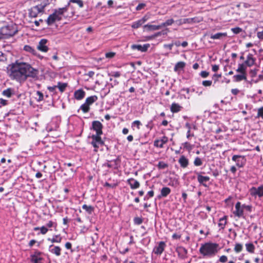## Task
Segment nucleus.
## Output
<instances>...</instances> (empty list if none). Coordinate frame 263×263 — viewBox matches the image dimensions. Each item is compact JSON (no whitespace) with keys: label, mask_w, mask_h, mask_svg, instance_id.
<instances>
[{"label":"nucleus","mask_w":263,"mask_h":263,"mask_svg":"<svg viewBox=\"0 0 263 263\" xmlns=\"http://www.w3.org/2000/svg\"><path fill=\"white\" fill-rule=\"evenodd\" d=\"M8 73L11 79L22 83L28 78H37L39 70L28 63L16 62L9 66Z\"/></svg>","instance_id":"obj_1"},{"label":"nucleus","mask_w":263,"mask_h":263,"mask_svg":"<svg viewBox=\"0 0 263 263\" xmlns=\"http://www.w3.org/2000/svg\"><path fill=\"white\" fill-rule=\"evenodd\" d=\"M217 244L207 243L202 245L199 251L203 256H211L214 255L217 253Z\"/></svg>","instance_id":"obj_2"},{"label":"nucleus","mask_w":263,"mask_h":263,"mask_svg":"<svg viewBox=\"0 0 263 263\" xmlns=\"http://www.w3.org/2000/svg\"><path fill=\"white\" fill-rule=\"evenodd\" d=\"M17 30L15 25H10L2 27L0 29V40L7 39L14 35Z\"/></svg>","instance_id":"obj_3"},{"label":"nucleus","mask_w":263,"mask_h":263,"mask_svg":"<svg viewBox=\"0 0 263 263\" xmlns=\"http://www.w3.org/2000/svg\"><path fill=\"white\" fill-rule=\"evenodd\" d=\"M49 4L48 0H42L40 4L32 7L29 11V15L31 17H35L38 14L43 11L45 7Z\"/></svg>","instance_id":"obj_4"},{"label":"nucleus","mask_w":263,"mask_h":263,"mask_svg":"<svg viewBox=\"0 0 263 263\" xmlns=\"http://www.w3.org/2000/svg\"><path fill=\"white\" fill-rule=\"evenodd\" d=\"M91 139L92 140L91 144L95 148V151L97 152L99 146L104 144V142L101 138V135H92L91 136Z\"/></svg>","instance_id":"obj_5"},{"label":"nucleus","mask_w":263,"mask_h":263,"mask_svg":"<svg viewBox=\"0 0 263 263\" xmlns=\"http://www.w3.org/2000/svg\"><path fill=\"white\" fill-rule=\"evenodd\" d=\"M103 125L98 121H94L92 122V129H93L96 132L97 135H101L103 134L102 132Z\"/></svg>","instance_id":"obj_6"},{"label":"nucleus","mask_w":263,"mask_h":263,"mask_svg":"<svg viewBox=\"0 0 263 263\" xmlns=\"http://www.w3.org/2000/svg\"><path fill=\"white\" fill-rule=\"evenodd\" d=\"M232 160L236 162V165L239 167H243L245 164V157L240 155H234Z\"/></svg>","instance_id":"obj_7"},{"label":"nucleus","mask_w":263,"mask_h":263,"mask_svg":"<svg viewBox=\"0 0 263 263\" xmlns=\"http://www.w3.org/2000/svg\"><path fill=\"white\" fill-rule=\"evenodd\" d=\"M166 247V244L164 241L159 242L158 246H156L153 249V252L157 255H161Z\"/></svg>","instance_id":"obj_8"},{"label":"nucleus","mask_w":263,"mask_h":263,"mask_svg":"<svg viewBox=\"0 0 263 263\" xmlns=\"http://www.w3.org/2000/svg\"><path fill=\"white\" fill-rule=\"evenodd\" d=\"M243 211L240 202H237L235 204V211L233 212V214L238 217H241L243 215Z\"/></svg>","instance_id":"obj_9"},{"label":"nucleus","mask_w":263,"mask_h":263,"mask_svg":"<svg viewBox=\"0 0 263 263\" xmlns=\"http://www.w3.org/2000/svg\"><path fill=\"white\" fill-rule=\"evenodd\" d=\"M250 191L251 194L253 196L258 195L259 197L263 196V186H259L258 188L253 187Z\"/></svg>","instance_id":"obj_10"},{"label":"nucleus","mask_w":263,"mask_h":263,"mask_svg":"<svg viewBox=\"0 0 263 263\" xmlns=\"http://www.w3.org/2000/svg\"><path fill=\"white\" fill-rule=\"evenodd\" d=\"M47 40L46 39H42L37 46V48L41 51L46 52L48 51V48L46 45Z\"/></svg>","instance_id":"obj_11"},{"label":"nucleus","mask_w":263,"mask_h":263,"mask_svg":"<svg viewBox=\"0 0 263 263\" xmlns=\"http://www.w3.org/2000/svg\"><path fill=\"white\" fill-rule=\"evenodd\" d=\"M149 47V44H145L143 46L141 45L134 44L132 45L131 48L133 50H138V51L142 52H145L147 51Z\"/></svg>","instance_id":"obj_12"},{"label":"nucleus","mask_w":263,"mask_h":263,"mask_svg":"<svg viewBox=\"0 0 263 263\" xmlns=\"http://www.w3.org/2000/svg\"><path fill=\"white\" fill-rule=\"evenodd\" d=\"M197 175V180L199 183L202 184L204 186L206 187L207 185L205 182L210 180V177L208 176H203L201 175L200 173H196Z\"/></svg>","instance_id":"obj_13"},{"label":"nucleus","mask_w":263,"mask_h":263,"mask_svg":"<svg viewBox=\"0 0 263 263\" xmlns=\"http://www.w3.org/2000/svg\"><path fill=\"white\" fill-rule=\"evenodd\" d=\"M69 6V3L67 4V5L63 8H59L58 9H55L54 11V13L57 14L60 18V20L62 18V15L68 10V8Z\"/></svg>","instance_id":"obj_14"},{"label":"nucleus","mask_w":263,"mask_h":263,"mask_svg":"<svg viewBox=\"0 0 263 263\" xmlns=\"http://www.w3.org/2000/svg\"><path fill=\"white\" fill-rule=\"evenodd\" d=\"M56 21H60V18L53 12L48 16L46 22L48 25H51Z\"/></svg>","instance_id":"obj_15"},{"label":"nucleus","mask_w":263,"mask_h":263,"mask_svg":"<svg viewBox=\"0 0 263 263\" xmlns=\"http://www.w3.org/2000/svg\"><path fill=\"white\" fill-rule=\"evenodd\" d=\"M256 59L253 57L251 53H249L247 57V60L245 62V64L248 67H251L255 64Z\"/></svg>","instance_id":"obj_16"},{"label":"nucleus","mask_w":263,"mask_h":263,"mask_svg":"<svg viewBox=\"0 0 263 263\" xmlns=\"http://www.w3.org/2000/svg\"><path fill=\"white\" fill-rule=\"evenodd\" d=\"M49 251L57 256L61 255V249L59 246H54L51 245L49 246Z\"/></svg>","instance_id":"obj_17"},{"label":"nucleus","mask_w":263,"mask_h":263,"mask_svg":"<svg viewBox=\"0 0 263 263\" xmlns=\"http://www.w3.org/2000/svg\"><path fill=\"white\" fill-rule=\"evenodd\" d=\"M168 141V138L164 136L161 140H157L154 141V145L158 147L162 148L163 145L165 144Z\"/></svg>","instance_id":"obj_18"},{"label":"nucleus","mask_w":263,"mask_h":263,"mask_svg":"<svg viewBox=\"0 0 263 263\" xmlns=\"http://www.w3.org/2000/svg\"><path fill=\"white\" fill-rule=\"evenodd\" d=\"M127 182L129 184L132 189H136L139 187V182L134 178H130L127 180Z\"/></svg>","instance_id":"obj_19"},{"label":"nucleus","mask_w":263,"mask_h":263,"mask_svg":"<svg viewBox=\"0 0 263 263\" xmlns=\"http://www.w3.org/2000/svg\"><path fill=\"white\" fill-rule=\"evenodd\" d=\"M85 95V92L83 89H79L74 92V98L78 100H82L84 98Z\"/></svg>","instance_id":"obj_20"},{"label":"nucleus","mask_w":263,"mask_h":263,"mask_svg":"<svg viewBox=\"0 0 263 263\" xmlns=\"http://www.w3.org/2000/svg\"><path fill=\"white\" fill-rule=\"evenodd\" d=\"M178 162L180 164L181 166L183 168L187 167L189 164L188 159L184 156L183 155L180 157Z\"/></svg>","instance_id":"obj_21"},{"label":"nucleus","mask_w":263,"mask_h":263,"mask_svg":"<svg viewBox=\"0 0 263 263\" xmlns=\"http://www.w3.org/2000/svg\"><path fill=\"white\" fill-rule=\"evenodd\" d=\"M176 251L178 255L181 258H184L187 254V250L182 247L177 248Z\"/></svg>","instance_id":"obj_22"},{"label":"nucleus","mask_w":263,"mask_h":263,"mask_svg":"<svg viewBox=\"0 0 263 263\" xmlns=\"http://www.w3.org/2000/svg\"><path fill=\"white\" fill-rule=\"evenodd\" d=\"M144 28L147 31L157 30L161 29L160 25H153L147 24L144 26Z\"/></svg>","instance_id":"obj_23"},{"label":"nucleus","mask_w":263,"mask_h":263,"mask_svg":"<svg viewBox=\"0 0 263 263\" xmlns=\"http://www.w3.org/2000/svg\"><path fill=\"white\" fill-rule=\"evenodd\" d=\"M227 216H224L223 217L219 219V222H218V226L220 228V229H224L225 228V226L227 224Z\"/></svg>","instance_id":"obj_24"},{"label":"nucleus","mask_w":263,"mask_h":263,"mask_svg":"<svg viewBox=\"0 0 263 263\" xmlns=\"http://www.w3.org/2000/svg\"><path fill=\"white\" fill-rule=\"evenodd\" d=\"M181 106L177 103H173L172 104L171 106V111L172 112H179L181 108Z\"/></svg>","instance_id":"obj_25"},{"label":"nucleus","mask_w":263,"mask_h":263,"mask_svg":"<svg viewBox=\"0 0 263 263\" xmlns=\"http://www.w3.org/2000/svg\"><path fill=\"white\" fill-rule=\"evenodd\" d=\"M146 19L144 18L139 20L138 21L135 22L133 23L132 27L133 28L136 29L140 27L145 22Z\"/></svg>","instance_id":"obj_26"},{"label":"nucleus","mask_w":263,"mask_h":263,"mask_svg":"<svg viewBox=\"0 0 263 263\" xmlns=\"http://www.w3.org/2000/svg\"><path fill=\"white\" fill-rule=\"evenodd\" d=\"M98 100V97L96 96H92L86 98L85 102L89 106Z\"/></svg>","instance_id":"obj_27"},{"label":"nucleus","mask_w":263,"mask_h":263,"mask_svg":"<svg viewBox=\"0 0 263 263\" xmlns=\"http://www.w3.org/2000/svg\"><path fill=\"white\" fill-rule=\"evenodd\" d=\"M227 33H217L215 34H212L211 35V38L214 40L215 39H221L223 37L227 36Z\"/></svg>","instance_id":"obj_28"},{"label":"nucleus","mask_w":263,"mask_h":263,"mask_svg":"<svg viewBox=\"0 0 263 263\" xmlns=\"http://www.w3.org/2000/svg\"><path fill=\"white\" fill-rule=\"evenodd\" d=\"M185 66V63L184 62H178L175 66L174 70L175 71H179L184 68Z\"/></svg>","instance_id":"obj_29"},{"label":"nucleus","mask_w":263,"mask_h":263,"mask_svg":"<svg viewBox=\"0 0 263 263\" xmlns=\"http://www.w3.org/2000/svg\"><path fill=\"white\" fill-rule=\"evenodd\" d=\"M247 251L250 253H253L255 250V246L252 243H248L245 245Z\"/></svg>","instance_id":"obj_30"},{"label":"nucleus","mask_w":263,"mask_h":263,"mask_svg":"<svg viewBox=\"0 0 263 263\" xmlns=\"http://www.w3.org/2000/svg\"><path fill=\"white\" fill-rule=\"evenodd\" d=\"M171 193V189L168 187H164L161 189V196L162 197L167 196Z\"/></svg>","instance_id":"obj_31"},{"label":"nucleus","mask_w":263,"mask_h":263,"mask_svg":"<svg viewBox=\"0 0 263 263\" xmlns=\"http://www.w3.org/2000/svg\"><path fill=\"white\" fill-rule=\"evenodd\" d=\"M246 66H245V64H239L238 65V67L236 69V71L238 72H240L242 74H246Z\"/></svg>","instance_id":"obj_32"},{"label":"nucleus","mask_w":263,"mask_h":263,"mask_svg":"<svg viewBox=\"0 0 263 263\" xmlns=\"http://www.w3.org/2000/svg\"><path fill=\"white\" fill-rule=\"evenodd\" d=\"M48 240L50 241L52 243H60L61 242L62 237L60 235H57L54 236L52 238H48Z\"/></svg>","instance_id":"obj_33"},{"label":"nucleus","mask_w":263,"mask_h":263,"mask_svg":"<svg viewBox=\"0 0 263 263\" xmlns=\"http://www.w3.org/2000/svg\"><path fill=\"white\" fill-rule=\"evenodd\" d=\"M24 50L27 52L32 53V54L35 55L36 53V50L33 48L32 47L29 45H25L24 47Z\"/></svg>","instance_id":"obj_34"},{"label":"nucleus","mask_w":263,"mask_h":263,"mask_svg":"<svg viewBox=\"0 0 263 263\" xmlns=\"http://www.w3.org/2000/svg\"><path fill=\"white\" fill-rule=\"evenodd\" d=\"M236 82L241 81L242 80H246V74H237L234 76Z\"/></svg>","instance_id":"obj_35"},{"label":"nucleus","mask_w":263,"mask_h":263,"mask_svg":"<svg viewBox=\"0 0 263 263\" xmlns=\"http://www.w3.org/2000/svg\"><path fill=\"white\" fill-rule=\"evenodd\" d=\"M80 109L83 111L84 113H86L89 111L90 107L89 106L86 104V102H85L81 106Z\"/></svg>","instance_id":"obj_36"},{"label":"nucleus","mask_w":263,"mask_h":263,"mask_svg":"<svg viewBox=\"0 0 263 263\" xmlns=\"http://www.w3.org/2000/svg\"><path fill=\"white\" fill-rule=\"evenodd\" d=\"M83 209L85 210L86 212L89 214H91L93 211V208L91 205H87L86 204H84L82 206Z\"/></svg>","instance_id":"obj_37"},{"label":"nucleus","mask_w":263,"mask_h":263,"mask_svg":"<svg viewBox=\"0 0 263 263\" xmlns=\"http://www.w3.org/2000/svg\"><path fill=\"white\" fill-rule=\"evenodd\" d=\"M243 246L241 244L237 243L235 245L234 251L236 253H238L242 250Z\"/></svg>","instance_id":"obj_38"},{"label":"nucleus","mask_w":263,"mask_h":263,"mask_svg":"<svg viewBox=\"0 0 263 263\" xmlns=\"http://www.w3.org/2000/svg\"><path fill=\"white\" fill-rule=\"evenodd\" d=\"M67 86V85L66 83H62L59 82L58 84V85L57 86L59 88V90L61 92H63L65 90Z\"/></svg>","instance_id":"obj_39"},{"label":"nucleus","mask_w":263,"mask_h":263,"mask_svg":"<svg viewBox=\"0 0 263 263\" xmlns=\"http://www.w3.org/2000/svg\"><path fill=\"white\" fill-rule=\"evenodd\" d=\"M3 94L5 96L10 98L12 94V90L11 88H8L6 90L3 91Z\"/></svg>","instance_id":"obj_40"},{"label":"nucleus","mask_w":263,"mask_h":263,"mask_svg":"<svg viewBox=\"0 0 263 263\" xmlns=\"http://www.w3.org/2000/svg\"><path fill=\"white\" fill-rule=\"evenodd\" d=\"M174 22V21L173 19L168 20L165 22L160 25L161 26V28L163 27L171 25Z\"/></svg>","instance_id":"obj_41"},{"label":"nucleus","mask_w":263,"mask_h":263,"mask_svg":"<svg viewBox=\"0 0 263 263\" xmlns=\"http://www.w3.org/2000/svg\"><path fill=\"white\" fill-rule=\"evenodd\" d=\"M157 166L159 169H164L168 167V164L163 161H160Z\"/></svg>","instance_id":"obj_42"},{"label":"nucleus","mask_w":263,"mask_h":263,"mask_svg":"<svg viewBox=\"0 0 263 263\" xmlns=\"http://www.w3.org/2000/svg\"><path fill=\"white\" fill-rule=\"evenodd\" d=\"M194 164L195 166H199L202 164V161L199 157H196L194 160Z\"/></svg>","instance_id":"obj_43"},{"label":"nucleus","mask_w":263,"mask_h":263,"mask_svg":"<svg viewBox=\"0 0 263 263\" xmlns=\"http://www.w3.org/2000/svg\"><path fill=\"white\" fill-rule=\"evenodd\" d=\"M68 3H69V4L70 3H77L80 7L82 8L83 7V2L81 0H70Z\"/></svg>","instance_id":"obj_44"},{"label":"nucleus","mask_w":263,"mask_h":263,"mask_svg":"<svg viewBox=\"0 0 263 263\" xmlns=\"http://www.w3.org/2000/svg\"><path fill=\"white\" fill-rule=\"evenodd\" d=\"M257 118H261L263 119V107L258 109Z\"/></svg>","instance_id":"obj_45"},{"label":"nucleus","mask_w":263,"mask_h":263,"mask_svg":"<svg viewBox=\"0 0 263 263\" xmlns=\"http://www.w3.org/2000/svg\"><path fill=\"white\" fill-rule=\"evenodd\" d=\"M134 221L136 224L139 225L142 223L143 220L141 218L137 217L134 218Z\"/></svg>","instance_id":"obj_46"},{"label":"nucleus","mask_w":263,"mask_h":263,"mask_svg":"<svg viewBox=\"0 0 263 263\" xmlns=\"http://www.w3.org/2000/svg\"><path fill=\"white\" fill-rule=\"evenodd\" d=\"M36 95L38 96V98L37 99V101L40 102L43 100V94L40 91H37L36 92Z\"/></svg>","instance_id":"obj_47"},{"label":"nucleus","mask_w":263,"mask_h":263,"mask_svg":"<svg viewBox=\"0 0 263 263\" xmlns=\"http://www.w3.org/2000/svg\"><path fill=\"white\" fill-rule=\"evenodd\" d=\"M232 31L235 34H238L242 31V29L239 27H235L231 29Z\"/></svg>","instance_id":"obj_48"},{"label":"nucleus","mask_w":263,"mask_h":263,"mask_svg":"<svg viewBox=\"0 0 263 263\" xmlns=\"http://www.w3.org/2000/svg\"><path fill=\"white\" fill-rule=\"evenodd\" d=\"M202 83L204 86H210L212 85V82L210 80H205L203 81Z\"/></svg>","instance_id":"obj_49"},{"label":"nucleus","mask_w":263,"mask_h":263,"mask_svg":"<svg viewBox=\"0 0 263 263\" xmlns=\"http://www.w3.org/2000/svg\"><path fill=\"white\" fill-rule=\"evenodd\" d=\"M41 233L42 234H45L48 231L47 228L45 226H43L40 228Z\"/></svg>","instance_id":"obj_50"},{"label":"nucleus","mask_w":263,"mask_h":263,"mask_svg":"<svg viewBox=\"0 0 263 263\" xmlns=\"http://www.w3.org/2000/svg\"><path fill=\"white\" fill-rule=\"evenodd\" d=\"M57 224L52 221H49L46 224V227L51 228V227H56Z\"/></svg>","instance_id":"obj_51"},{"label":"nucleus","mask_w":263,"mask_h":263,"mask_svg":"<svg viewBox=\"0 0 263 263\" xmlns=\"http://www.w3.org/2000/svg\"><path fill=\"white\" fill-rule=\"evenodd\" d=\"M228 260V257L225 255L221 256L219 258V261L222 263L227 262Z\"/></svg>","instance_id":"obj_52"},{"label":"nucleus","mask_w":263,"mask_h":263,"mask_svg":"<svg viewBox=\"0 0 263 263\" xmlns=\"http://www.w3.org/2000/svg\"><path fill=\"white\" fill-rule=\"evenodd\" d=\"M115 55V52H107L105 54V57L107 58H113Z\"/></svg>","instance_id":"obj_53"},{"label":"nucleus","mask_w":263,"mask_h":263,"mask_svg":"<svg viewBox=\"0 0 263 263\" xmlns=\"http://www.w3.org/2000/svg\"><path fill=\"white\" fill-rule=\"evenodd\" d=\"M109 75L115 78H118L121 76V73L119 71H116L112 72Z\"/></svg>","instance_id":"obj_54"},{"label":"nucleus","mask_w":263,"mask_h":263,"mask_svg":"<svg viewBox=\"0 0 263 263\" xmlns=\"http://www.w3.org/2000/svg\"><path fill=\"white\" fill-rule=\"evenodd\" d=\"M162 34V32H157L156 33H155L154 35H152V36H149L148 37V40H151V39H154L158 36H160Z\"/></svg>","instance_id":"obj_55"},{"label":"nucleus","mask_w":263,"mask_h":263,"mask_svg":"<svg viewBox=\"0 0 263 263\" xmlns=\"http://www.w3.org/2000/svg\"><path fill=\"white\" fill-rule=\"evenodd\" d=\"M209 74V72L206 71H202L200 73V76L203 78H206Z\"/></svg>","instance_id":"obj_56"},{"label":"nucleus","mask_w":263,"mask_h":263,"mask_svg":"<svg viewBox=\"0 0 263 263\" xmlns=\"http://www.w3.org/2000/svg\"><path fill=\"white\" fill-rule=\"evenodd\" d=\"M133 124L134 125H136L138 129H139L140 128V126L141 125V122L138 121V120H136V121H135L133 123Z\"/></svg>","instance_id":"obj_57"},{"label":"nucleus","mask_w":263,"mask_h":263,"mask_svg":"<svg viewBox=\"0 0 263 263\" xmlns=\"http://www.w3.org/2000/svg\"><path fill=\"white\" fill-rule=\"evenodd\" d=\"M145 6V4H143V3H141V4H139L136 7V10H140L141 9H142L143 8H144Z\"/></svg>","instance_id":"obj_58"},{"label":"nucleus","mask_w":263,"mask_h":263,"mask_svg":"<svg viewBox=\"0 0 263 263\" xmlns=\"http://www.w3.org/2000/svg\"><path fill=\"white\" fill-rule=\"evenodd\" d=\"M242 208H243V210H246L248 211H250L251 210V206L250 205H247L245 204H243L241 205Z\"/></svg>","instance_id":"obj_59"},{"label":"nucleus","mask_w":263,"mask_h":263,"mask_svg":"<svg viewBox=\"0 0 263 263\" xmlns=\"http://www.w3.org/2000/svg\"><path fill=\"white\" fill-rule=\"evenodd\" d=\"M257 69H252L250 70V73L252 77H255L257 74Z\"/></svg>","instance_id":"obj_60"},{"label":"nucleus","mask_w":263,"mask_h":263,"mask_svg":"<svg viewBox=\"0 0 263 263\" xmlns=\"http://www.w3.org/2000/svg\"><path fill=\"white\" fill-rule=\"evenodd\" d=\"M180 237L181 235L176 233H175L172 235V238L174 239H179L180 238Z\"/></svg>","instance_id":"obj_61"},{"label":"nucleus","mask_w":263,"mask_h":263,"mask_svg":"<svg viewBox=\"0 0 263 263\" xmlns=\"http://www.w3.org/2000/svg\"><path fill=\"white\" fill-rule=\"evenodd\" d=\"M173 45V43L170 44H165L164 45V47L165 48H168L170 50H171L172 49Z\"/></svg>","instance_id":"obj_62"},{"label":"nucleus","mask_w":263,"mask_h":263,"mask_svg":"<svg viewBox=\"0 0 263 263\" xmlns=\"http://www.w3.org/2000/svg\"><path fill=\"white\" fill-rule=\"evenodd\" d=\"M257 36L259 39H263V30L262 31L258 32Z\"/></svg>","instance_id":"obj_63"},{"label":"nucleus","mask_w":263,"mask_h":263,"mask_svg":"<svg viewBox=\"0 0 263 263\" xmlns=\"http://www.w3.org/2000/svg\"><path fill=\"white\" fill-rule=\"evenodd\" d=\"M239 92V90L238 89H236V88H235V89H232L231 90V92L232 93V94H233L234 95H236L238 93V92Z\"/></svg>","instance_id":"obj_64"}]
</instances>
